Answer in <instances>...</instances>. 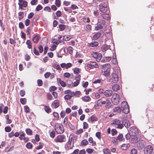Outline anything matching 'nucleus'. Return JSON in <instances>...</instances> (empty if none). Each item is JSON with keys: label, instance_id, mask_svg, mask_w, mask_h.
<instances>
[{"label": "nucleus", "instance_id": "obj_29", "mask_svg": "<svg viewBox=\"0 0 154 154\" xmlns=\"http://www.w3.org/2000/svg\"><path fill=\"white\" fill-rule=\"evenodd\" d=\"M122 109H120L119 106L115 107L113 109V111L118 113H120L121 112Z\"/></svg>", "mask_w": 154, "mask_h": 154}, {"label": "nucleus", "instance_id": "obj_4", "mask_svg": "<svg viewBox=\"0 0 154 154\" xmlns=\"http://www.w3.org/2000/svg\"><path fill=\"white\" fill-rule=\"evenodd\" d=\"M153 149V146L150 145H148L146 146L144 148L143 151L145 154H151Z\"/></svg>", "mask_w": 154, "mask_h": 154}, {"label": "nucleus", "instance_id": "obj_61", "mask_svg": "<svg viewBox=\"0 0 154 154\" xmlns=\"http://www.w3.org/2000/svg\"><path fill=\"white\" fill-rule=\"evenodd\" d=\"M131 154H137V152L136 149L133 148L131 149Z\"/></svg>", "mask_w": 154, "mask_h": 154}, {"label": "nucleus", "instance_id": "obj_57", "mask_svg": "<svg viewBox=\"0 0 154 154\" xmlns=\"http://www.w3.org/2000/svg\"><path fill=\"white\" fill-rule=\"evenodd\" d=\"M98 23H100L102 26H103L105 25L106 22L103 20H101L99 21Z\"/></svg>", "mask_w": 154, "mask_h": 154}, {"label": "nucleus", "instance_id": "obj_27", "mask_svg": "<svg viewBox=\"0 0 154 154\" xmlns=\"http://www.w3.org/2000/svg\"><path fill=\"white\" fill-rule=\"evenodd\" d=\"M52 104H54V107L55 108H58L59 106V101L57 100H55L52 103Z\"/></svg>", "mask_w": 154, "mask_h": 154}, {"label": "nucleus", "instance_id": "obj_5", "mask_svg": "<svg viewBox=\"0 0 154 154\" xmlns=\"http://www.w3.org/2000/svg\"><path fill=\"white\" fill-rule=\"evenodd\" d=\"M54 140L56 142L62 143L65 142L66 140L65 136L63 134L58 135L55 138Z\"/></svg>", "mask_w": 154, "mask_h": 154}, {"label": "nucleus", "instance_id": "obj_51", "mask_svg": "<svg viewBox=\"0 0 154 154\" xmlns=\"http://www.w3.org/2000/svg\"><path fill=\"white\" fill-rule=\"evenodd\" d=\"M33 53L36 55L38 56L39 55V53L38 50H37L35 48H33Z\"/></svg>", "mask_w": 154, "mask_h": 154}, {"label": "nucleus", "instance_id": "obj_54", "mask_svg": "<svg viewBox=\"0 0 154 154\" xmlns=\"http://www.w3.org/2000/svg\"><path fill=\"white\" fill-rule=\"evenodd\" d=\"M24 109L25 112L26 113L28 112L29 111V108L27 105L24 106Z\"/></svg>", "mask_w": 154, "mask_h": 154}, {"label": "nucleus", "instance_id": "obj_20", "mask_svg": "<svg viewBox=\"0 0 154 154\" xmlns=\"http://www.w3.org/2000/svg\"><path fill=\"white\" fill-rule=\"evenodd\" d=\"M111 67L110 64L107 63L104 64L102 66V69L103 70H107Z\"/></svg>", "mask_w": 154, "mask_h": 154}, {"label": "nucleus", "instance_id": "obj_63", "mask_svg": "<svg viewBox=\"0 0 154 154\" xmlns=\"http://www.w3.org/2000/svg\"><path fill=\"white\" fill-rule=\"evenodd\" d=\"M50 136L52 138H54L55 136V132L54 131H51L50 134Z\"/></svg>", "mask_w": 154, "mask_h": 154}, {"label": "nucleus", "instance_id": "obj_48", "mask_svg": "<svg viewBox=\"0 0 154 154\" xmlns=\"http://www.w3.org/2000/svg\"><path fill=\"white\" fill-rule=\"evenodd\" d=\"M19 2L18 3V5H19V9H20L21 10H23V5L21 4V1H20V0H19Z\"/></svg>", "mask_w": 154, "mask_h": 154}, {"label": "nucleus", "instance_id": "obj_38", "mask_svg": "<svg viewBox=\"0 0 154 154\" xmlns=\"http://www.w3.org/2000/svg\"><path fill=\"white\" fill-rule=\"evenodd\" d=\"M21 1V4L23 5L24 7L26 8L27 6V2L25 0H20Z\"/></svg>", "mask_w": 154, "mask_h": 154}, {"label": "nucleus", "instance_id": "obj_10", "mask_svg": "<svg viewBox=\"0 0 154 154\" xmlns=\"http://www.w3.org/2000/svg\"><path fill=\"white\" fill-rule=\"evenodd\" d=\"M146 144V142L144 140H141L137 144V146L138 148L142 149L145 146Z\"/></svg>", "mask_w": 154, "mask_h": 154}, {"label": "nucleus", "instance_id": "obj_6", "mask_svg": "<svg viewBox=\"0 0 154 154\" xmlns=\"http://www.w3.org/2000/svg\"><path fill=\"white\" fill-rule=\"evenodd\" d=\"M129 132L132 136H137L138 134L137 129L135 127H132L129 128Z\"/></svg>", "mask_w": 154, "mask_h": 154}, {"label": "nucleus", "instance_id": "obj_53", "mask_svg": "<svg viewBox=\"0 0 154 154\" xmlns=\"http://www.w3.org/2000/svg\"><path fill=\"white\" fill-rule=\"evenodd\" d=\"M74 73L75 74H78L80 72V69L79 68H75L74 70Z\"/></svg>", "mask_w": 154, "mask_h": 154}, {"label": "nucleus", "instance_id": "obj_42", "mask_svg": "<svg viewBox=\"0 0 154 154\" xmlns=\"http://www.w3.org/2000/svg\"><path fill=\"white\" fill-rule=\"evenodd\" d=\"M57 88L54 85H53L50 87L49 88V91L51 92L53 91H54L56 90Z\"/></svg>", "mask_w": 154, "mask_h": 154}, {"label": "nucleus", "instance_id": "obj_43", "mask_svg": "<svg viewBox=\"0 0 154 154\" xmlns=\"http://www.w3.org/2000/svg\"><path fill=\"white\" fill-rule=\"evenodd\" d=\"M5 130L6 132H8L11 131V128L9 126H8L5 127Z\"/></svg>", "mask_w": 154, "mask_h": 154}, {"label": "nucleus", "instance_id": "obj_64", "mask_svg": "<svg viewBox=\"0 0 154 154\" xmlns=\"http://www.w3.org/2000/svg\"><path fill=\"white\" fill-rule=\"evenodd\" d=\"M51 75V73L49 72H46L44 75V76L45 78H48L50 77Z\"/></svg>", "mask_w": 154, "mask_h": 154}, {"label": "nucleus", "instance_id": "obj_14", "mask_svg": "<svg viewBox=\"0 0 154 154\" xmlns=\"http://www.w3.org/2000/svg\"><path fill=\"white\" fill-rule=\"evenodd\" d=\"M101 35L100 32H97L93 35L92 39L94 40H97L101 36Z\"/></svg>", "mask_w": 154, "mask_h": 154}, {"label": "nucleus", "instance_id": "obj_39", "mask_svg": "<svg viewBox=\"0 0 154 154\" xmlns=\"http://www.w3.org/2000/svg\"><path fill=\"white\" fill-rule=\"evenodd\" d=\"M103 26H102L100 23H99L98 24H97V26L95 27V29L96 30H98L100 29H102Z\"/></svg>", "mask_w": 154, "mask_h": 154}, {"label": "nucleus", "instance_id": "obj_50", "mask_svg": "<svg viewBox=\"0 0 154 154\" xmlns=\"http://www.w3.org/2000/svg\"><path fill=\"white\" fill-rule=\"evenodd\" d=\"M25 134L24 133H23L21 134L20 135L19 138L20 140H23L24 139H25Z\"/></svg>", "mask_w": 154, "mask_h": 154}, {"label": "nucleus", "instance_id": "obj_15", "mask_svg": "<svg viewBox=\"0 0 154 154\" xmlns=\"http://www.w3.org/2000/svg\"><path fill=\"white\" fill-rule=\"evenodd\" d=\"M112 94V91L111 90H107L105 91L104 95L106 97H109Z\"/></svg>", "mask_w": 154, "mask_h": 154}, {"label": "nucleus", "instance_id": "obj_35", "mask_svg": "<svg viewBox=\"0 0 154 154\" xmlns=\"http://www.w3.org/2000/svg\"><path fill=\"white\" fill-rule=\"evenodd\" d=\"M91 122L97 121L98 119L97 117L94 115L92 116L90 118Z\"/></svg>", "mask_w": 154, "mask_h": 154}, {"label": "nucleus", "instance_id": "obj_62", "mask_svg": "<svg viewBox=\"0 0 154 154\" xmlns=\"http://www.w3.org/2000/svg\"><path fill=\"white\" fill-rule=\"evenodd\" d=\"M69 53L71 55H72L73 54V48L71 46L69 47L68 49Z\"/></svg>", "mask_w": 154, "mask_h": 154}, {"label": "nucleus", "instance_id": "obj_52", "mask_svg": "<svg viewBox=\"0 0 154 154\" xmlns=\"http://www.w3.org/2000/svg\"><path fill=\"white\" fill-rule=\"evenodd\" d=\"M131 136H132V135L129 132V133H127L125 135V137L127 140H129L130 139Z\"/></svg>", "mask_w": 154, "mask_h": 154}, {"label": "nucleus", "instance_id": "obj_1", "mask_svg": "<svg viewBox=\"0 0 154 154\" xmlns=\"http://www.w3.org/2000/svg\"><path fill=\"white\" fill-rule=\"evenodd\" d=\"M121 107L123 112L125 114H128L129 111V107L127 102L123 101L121 104Z\"/></svg>", "mask_w": 154, "mask_h": 154}, {"label": "nucleus", "instance_id": "obj_59", "mask_svg": "<svg viewBox=\"0 0 154 154\" xmlns=\"http://www.w3.org/2000/svg\"><path fill=\"white\" fill-rule=\"evenodd\" d=\"M30 20L29 19H27L25 21L24 23L26 26H28L30 23Z\"/></svg>", "mask_w": 154, "mask_h": 154}, {"label": "nucleus", "instance_id": "obj_41", "mask_svg": "<svg viewBox=\"0 0 154 154\" xmlns=\"http://www.w3.org/2000/svg\"><path fill=\"white\" fill-rule=\"evenodd\" d=\"M42 8L43 7L41 5L39 4L35 8V10L37 11H39L42 9Z\"/></svg>", "mask_w": 154, "mask_h": 154}, {"label": "nucleus", "instance_id": "obj_11", "mask_svg": "<svg viewBox=\"0 0 154 154\" xmlns=\"http://www.w3.org/2000/svg\"><path fill=\"white\" fill-rule=\"evenodd\" d=\"M139 140V139L137 136H133L131 137L130 142L131 143H137Z\"/></svg>", "mask_w": 154, "mask_h": 154}, {"label": "nucleus", "instance_id": "obj_13", "mask_svg": "<svg viewBox=\"0 0 154 154\" xmlns=\"http://www.w3.org/2000/svg\"><path fill=\"white\" fill-rule=\"evenodd\" d=\"M99 44L98 42L97 41H94L91 43H88V46L91 47H96Z\"/></svg>", "mask_w": 154, "mask_h": 154}, {"label": "nucleus", "instance_id": "obj_9", "mask_svg": "<svg viewBox=\"0 0 154 154\" xmlns=\"http://www.w3.org/2000/svg\"><path fill=\"white\" fill-rule=\"evenodd\" d=\"M87 66L89 68H90L92 69L94 68H97L98 67V65L95 62H91L90 63H88Z\"/></svg>", "mask_w": 154, "mask_h": 154}, {"label": "nucleus", "instance_id": "obj_8", "mask_svg": "<svg viewBox=\"0 0 154 154\" xmlns=\"http://www.w3.org/2000/svg\"><path fill=\"white\" fill-rule=\"evenodd\" d=\"M112 80V82L114 83H116L117 82L119 79V76L118 75L115 73H113L111 75Z\"/></svg>", "mask_w": 154, "mask_h": 154}, {"label": "nucleus", "instance_id": "obj_30", "mask_svg": "<svg viewBox=\"0 0 154 154\" xmlns=\"http://www.w3.org/2000/svg\"><path fill=\"white\" fill-rule=\"evenodd\" d=\"M24 13L23 12H20L18 13V19L19 20H20L24 17Z\"/></svg>", "mask_w": 154, "mask_h": 154}, {"label": "nucleus", "instance_id": "obj_31", "mask_svg": "<svg viewBox=\"0 0 154 154\" xmlns=\"http://www.w3.org/2000/svg\"><path fill=\"white\" fill-rule=\"evenodd\" d=\"M103 152L104 154H110L111 153L110 150L108 148H104L103 149Z\"/></svg>", "mask_w": 154, "mask_h": 154}, {"label": "nucleus", "instance_id": "obj_3", "mask_svg": "<svg viewBox=\"0 0 154 154\" xmlns=\"http://www.w3.org/2000/svg\"><path fill=\"white\" fill-rule=\"evenodd\" d=\"M119 96L117 94H114L112 98V101L113 104L117 105L119 103L120 100Z\"/></svg>", "mask_w": 154, "mask_h": 154}, {"label": "nucleus", "instance_id": "obj_26", "mask_svg": "<svg viewBox=\"0 0 154 154\" xmlns=\"http://www.w3.org/2000/svg\"><path fill=\"white\" fill-rule=\"evenodd\" d=\"M82 100L85 102H88L91 100L89 96H85L82 98Z\"/></svg>", "mask_w": 154, "mask_h": 154}, {"label": "nucleus", "instance_id": "obj_44", "mask_svg": "<svg viewBox=\"0 0 154 154\" xmlns=\"http://www.w3.org/2000/svg\"><path fill=\"white\" fill-rule=\"evenodd\" d=\"M112 105L111 103L110 102H107L106 104L105 107L106 108L109 109L111 107Z\"/></svg>", "mask_w": 154, "mask_h": 154}, {"label": "nucleus", "instance_id": "obj_45", "mask_svg": "<svg viewBox=\"0 0 154 154\" xmlns=\"http://www.w3.org/2000/svg\"><path fill=\"white\" fill-rule=\"evenodd\" d=\"M26 99L25 98H21L20 99V102L22 104L24 105L26 104Z\"/></svg>", "mask_w": 154, "mask_h": 154}, {"label": "nucleus", "instance_id": "obj_34", "mask_svg": "<svg viewBox=\"0 0 154 154\" xmlns=\"http://www.w3.org/2000/svg\"><path fill=\"white\" fill-rule=\"evenodd\" d=\"M58 26L60 31L64 30L66 28V25L64 24H60Z\"/></svg>", "mask_w": 154, "mask_h": 154}, {"label": "nucleus", "instance_id": "obj_12", "mask_svg": "<svg viewBox=\"0 0 154 154\" xmlns=\"http://www.w3.org/2000/svg\"><path fill=\"white\" fill-rule=\"evenodd\" d=\"M122 123L125 127L128 128L130 126V123L129 121L127 119H123L122 121Z\"/></svg>", "mask_w": 154, "mask_h": 154}, {"label": "nucleus", "instance_id": "obj_58", "mask_svg": "<svg viewBox=\"0 0 154 154\" xmlns=\"http://www.w3.org/2000/svg\"><path fill=\"white\" fill-rule=\"evenodd\" d=\"M21 37L23 38V39L26 40V35L22 31H21Z\"/></svg>", "mask_w": 154, "mask_h": 154}, {"label": "nucleus", "instance_id": "obj_47", "mask_svg": "<svg viewBox=\"0 0 154 154\" xmlns=\"http://www.w3.org/2000/svg\"><path fill=\"white\" fill-rule=\"evenodd\" d=\"M72 97V95L67 94L64 96V98L66 100H68L70 99Z\"/></svg>", "mask_w": 154, "mask_h": 154}, {"label": "nucleus", "instance_id": "obj_55", "mask_svg": "<svg viewBox=\"0 0 154 154\" xmlns=\"http://www.w3.org/2000/svg\"><path fill=\"white\" fill-rule=\"evenodd\" d=\"M19 28L21 29H22L24 28V25L22 22H20L19 24Z\"/></svg>", "mask_w": 154, "mask_h": 154}, {"label": "nucleus", "instance_id": "obj_56", "mask_svg": "<svg viewBox=\"0 0 154 154\" xmlns=\"http://www.w3.org/2000/svg\"><path fill=\"white\" fill-rule=\"evenodd\" d=\"M37 82L38 86H41L42 85L43 82L41 79H38Z\"/></svg>", "mask_w": 154, "mask_h": 154}, {"label": "nucleus", "instance_id": "obj_2", "mask_svg": "<svg viewBox=\"0 0 154 154\" xmlns=\"http://www.w3.org/2000/svg\"><path fill=\"white\" fill-rule=\"evenodd\" d=\"M55 130L58 134L63 133L64 132V129L62 125H59L58 123H56L55 126Z\"/></svg>", "mask_w": 154, "mask_h": 154}, {"label": "nucleus", "instance_id": "obj_22", "mask_svg": "<svg viewBox=\"0 0 154 154\" xmlns=\"http://www.w3.org/2000/svg\"><path fill=\"white\" fill-rule=\"evenodd\" d=\"M130 145L129 143L123 144L121 146V149L123 150L127 149L128 147H129Z\"/></svg>", "mask_w": 154, "mask_h": 154}, {"label": "nucleus", "instance_id": "obj_37", "mask_svg": "<svg viewBox=\"0 0 154 154\" xmlns=\"http://www.w3.org/2000/svg\"><path fill=\"white\" fill-rule=\"evenodd\" d=\"M26 146L28 149H31L32 148L33 145L31 143L29 142L26 143Z\"/></svg>", "mask_w": 154, "mask_h": 154}, {"label": "nucleus", "instance_id": "obj_32", "mask_svg": "<svg viewBox=\"0 0 154 154\" xmlns=\"http://www.w3.org/2000/svg\"><path fill=\"white\" fill-rule=\"evenodd\" d=\"M26 132L28 135H31L32 134V131L29 128H27L26 129Z\"/></svg>", "mask_w": 154, "mask_h": 154}, {"label": "nucleus", "instance_id": "obj_46", "mask_svg": "<svg viewBox=\"0 0 154 154\" xmlns=\"http://www.w3.org/2000/svg\"><path fill=\"white\" fill-rule=\"evenodd\" d=\"M53 114L54 117L56 118V120H57L59 117V115L58 113L57 112H54L53 113Z\"/></svg>", "mask_w": 154, "mask_h": 154}, {"label": "nucleus", "instance_id": "obj_23", "mask_svg": "<svg viewBox=\"0 0 154 154\" xmlns=\"http://www.w3.org/2000/svg\"><path fill=\"white\" fill-rule=\"evenodd\" d=\"M72 142L70 141V139H69L68 141L66 143V144L67 145V146L68 148H69L70 149H72V147L74 145V140H73L72 142V146H71V144L72 143Z\"/></svg>", "mask_w": 154, "mask_h": 154}, {"label": "nucleus", "instance_id": "obj_33", "mask_svg": "<svg viewBox=\"0 0 154 154\" xmlns=\"http://www.w3.org/2000/svg\"><path fill=\"white\" fill-rule=\"evenodd\" d=\"M26 44L27 45V47L31 49L32 48V45L30 40H27L26 42Z\"/></svg>", "mask_w": 154, "mask_h": 154}, {"label": "nucleus", "instance_id": "obj_17", "mask_svg": "<svg viewBox=\"0 0 154 154\" xmlns=\"http://www.w3.org/2000/svg\"><path fill=\"white\" fill-rule=\"evenodd\" d=\"M110 46L107 45L106 44H105L101 47V49L102 51L103 52L106 51L108 49H110Z\"/></svg>", "mask_w": 154, "mask_h": 154}, {"label": "nucleus", "instance_id": "obj_28", "mask_svg": "<svg viewBox=\"0 0 154 154\" xmlns=\"http://www.w3.org/2000/svg\"><path fill=\"white\" fill-rule=\"evenodd\" d=\"M88 142L87 140H84L81 141L80 145V146H85L88 145Z\"/></svg>", "mask_w": 154, "mask_h": 154}, {"label": "nucleus", "instance_id": "obj_49", "mask_svg": "<svg viewBox=\"0 0 154 154\" xmlns=\"http://www.w3.org/2000/svg\"><path fill=\"white\" fill-rule=\"evenodd\" d=\"M112 134V136H114L117 133V131L115 129H112L111 130Z\"/></svg>", "mask_w": 154, "mask_h": 154}, {"label": "nucleus", "instance_id": "obj_36", "mask_svg": "<svg viewBox=\"0 0 154 154\" xmlns=\"http://www.w3.org/2000/svg\"><path fill=\"white\" fill-rule=\"evenodd\" d=\"M123 137L122 134H119L117 137V138L119 141H121L124 139Z\"/></svg>", "mask_w": 154, "mask_h": 154}, {"label": "nucleus", "instance_id": "obj_40", "mask_svg": "<svg viewBox=\"0 0 154 154\" xmlns=\"http://www.w3.org/2000/svg\"><path fill=\"white\" fill-rule=\"evenodd\" d=\"M55 4L58 7H59L61 5V2L60 0H55Z\"/></svg>", "mask_w": 154, "mask_h": 154}, {"label": "nucleus", "instance_id": "obj_19", "mask_svg": "<svg viewBox=\"0 0 154 154\" xmlns=\"http://www.w3.org/2000/svg\"><path fill=\"white\" fill-rule=\"evenodd\" d=\"M110 71L109 70H105L104 71H102L101 73L106 76H107L110 74Z\"/></svg>", "mask_w": 154, "mask_h": 154}, {"label": "nucleus", "instance_id": "obj_16", "mask_svg": "<svg viewBox=\"0 0 154 154\" xmlns=\"http://www.w3.org/2000/svg\"><path fill=\"white\" fill-rule=\"evenodd\" d=\"M40 38V37L38 35H35L32 38V41L34 42L37 43H38Z\"/></svg>", "mask_w": 154, "mask_h": 154}, {"label": "nucleus", "instance_id": "obj_18", "mask_svg": "<svg viewBox=\"0 0 154 154\" xmlns=\"http://www.w3.org/2000/svg\"><path fill=\"white\" fill-rule=\"evenodd\" d=\"M104 13L102 14L101 16L103 17V18L106 19L107 20H110V18L109 17L108 13Z\"/></svg>", "mask_w": 154, "mask_h": 154}, {"label": "nucleus", "instance_id": "obj_21", "mask_svg": "<svg viewBox=\"0 0 154 154\" xmlns=\"http://www.w3.org/2000/svg\"><path fill=\"white\" fill-rule=\"evenodd\" d=\"M112 88L113 91H117L120 89V86L118 84H115L112 86Z\"/></svg>", "mask_w": 154, "mask_h": 154}, {"label": "nucleus", "instance_id": "obj_24", "mask_svg": "<svg viewBox=\"0 0 154 154\" xmlns=\"http://www.w3.org/2000/svg\"><path fill=\"white\" fill-rule=\"evenodd\" d=\"M120 123H121L120 121L117 119H115L113 120L111 124V125H117Z\"/></svg>", "mask_w": 154, "mask_h": 154}, {"label": "nucleus", "instance_id": "obj_60", "mask_svg": "<svg viewBox=\"0 0 154 154\" xmlns=\"http://www.w3.org/2000/svg\"><path fill=\"white\" fill-rule=\"evenodd\" d=\"M94 150L92 149L88 148L86 149V151L88 153H91L93 152Z\"/></svg>", "mask_w": 154, "mask_h": 154}, {"label": "nucleus", "instance_id": "obj_25", "mask_svg": "<svg viewBox=\"0 0 154 154\" xmlns=\"http://www.w3.org/2000/svg\"><path fill=\"white\" fill-rule=\"evenodd\" d=\"M44 110L46 112L48 113H49L51 111V109L50 108V107L47 105L45 106Z\"/></svg>", "mask_w": 154, "mask_h": 154}, {"label": "nucleus", "instance_id": "obj_7", "mask_svg": "<svg viewBox=\"0 0 154 154\" xmlns=\"http://www.w3.org/2000/svg\"><path fill=\"white\" fill-rule=\"evenodd\" d=\"M99 9L102 13H105L107 11V7L105 6V3L101 4L99 5Z\"/></svg>", "mask_w": 154, "mask_h": 154}]
</instances>
